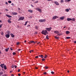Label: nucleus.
I'll return each mask as SVG.
<instances>
[{"instance_id": "obj_1", "label": "nucleus", "mask_w": 76, "mask_h": 76, "mask_svg": "<svg viewBox=\"0 0 76 76\" xmlns=\"http://www.w3.org/2000/svg\"><path fill=\"white\" fill-rule=\"evenodd\" d=\"M41 33L42 34L45 35H47V34H48L47 31L46 30H42V32H41Z\"/></svg>"}, {"instance_id": "obj_2", "label": "nucleus", "mask_w": 76, "mask_h": 76, "mask_svg": "<svg viewBox=\"0 0 76 76\" xmlns=\"http://www.w3.org/2000/svg\"><path fill=\"white\" fill-rule=\"evenodd\" d=\"M36 10H37L38 11H39L40 13H41L42 12V10L41 9L39 8H36Z\"/></svg>"}, {"instance_id": "obj_3", "label": "nucleus", "mask_w": 76, "mask_h": 76, "mask_svg": "<svg viewBox=\"0 0 76 76\" xmlns=\"http://www.w3.org/2000/svg\"><path fill=\"white\" fill-rule=\"evenodd\" d=\"M25 18L23 17H20L18 19V20H23Z\"/></svg>"}, {"instance_id": "obj_4", "label": "nucleus", "mask_w": 76, "mask_h": 76, "mask_svg": "<svg viewBox=\"0 0 76 76\" xmlns=\"http://www.w3.org/2000/svg\"><path fill=\"white\" fill-rule=\"evenodd\" d=\"M39 22H45V19H40L39 20Z\"/></svg>"}, {"instance_id": "obj_5", "label": "nucleus", "mask_w": 76, "mask_h": 76, "mask_svg": "<svg viewBox=\"0 0 76 76\" xmlns=\"http://www.w3.org/2000/svg\"><path fill=\"white\" fill-rule=\"evenodd\" d=\"M58 17L57 16H55L53 17V19H57V18H58Z\"/></svg>"}, {"instance_id": "obj_6", "label": "nucleus", "mask_w": 76, "mask_h": 76, "mask_svg": "<svg viewBox=\"0 0 76 76\" xmlns=\"http://www.w3.org/2000/svg\"><path fill=\"white\" fill-rule=\"evenodd\" d=\"M5 37H6L7 38H9L10 37V35L9 34H6L5 35Z\"/></svg>"}, {"instance_id": "obj_7", "label": "nucleus", "mask_w": 76, "mask_h": 76, "mask_svg": "<svg viewBox=\"0 0 76 76\" xmlns=\"http://www.w3.org/2000/svg\"><path fill=\"white\" fill-rule=\"evenodd\" d=\"M46 29L49 32H50L51 31V28H46Z\"/></svg>"}, {"instance_id": "obj_8", "label": "nucleus", "mask_w": 76, "mask_h": 76, "mask_svg": "<svg viewBox=\"0 0 76 76\" xmlns=\"http://www.w3.org/2000/svg\"><path fill=\"white\" fill-rule=\"evenodd\" d=\"M54 3L57 5H59V3L57 1H55Z\"/></svg>"}, {"instance_id": "obj_9", "label": "nucleus", "mask_w": 76, "mask_h": 76, "mask_svg": "<svg viewBox=\"0 0 76 76\" xmlns=\"http://www.w3.org/2000/svg\"><path fill=\"white\" fill-rule=\"evenodd\" d=\"M28 12H30L31 13H32V12H33V11L31 10H28Z\"/></svg>"}, {"instance_id": "obj_10", "label": "nucleus", "mask_w": 76, "mask_h": 76, "mask_svg": "<svg viewBox=\"0 0 76 76\" xmlns=\"http://www.w3.org/2000/svg\"><path fill=\"white\" fill-rule=\"evenodd\" d=\"M29 44L31 43V44H32V43H34V44H35V42L33 41H30V42H29Z\"/></svg>"}, {"instance_id": "obj_11", "label": "nucleus", "mask_w": 76, "mask_h": 76, "mask_svg": "<svg viewBox=\"0 0 76 76\" xmlns=\"http://www.w3.org/2000/svg\"><path fill=\"white\" fill-rule=\"evenodd\" d=\"M12 38H14L15 37V35H13L12 34H10Z\"/></svg>"}, {"instance_id": "obj_12", "label": "nucleus", "mask_w": 76, "mask_h": 76, "mask_svg": "<svg viewBox=\"0 0 76 76\" xmlns=\"http://www.w3.org/2000/svg\"><path fill=\"white\" fill-rule=\"evenodd\" d=\"M60 20H63L64 19V17H62L60 18Z\"/></svg>"}, {"instance_id": "obj_13", "label": "nucleus", "mask_w": 76, "mask_h": 76, "mask_svg": "<svg viewBox=\"0 0 76 76\" xmlns=\"http://www.w3.org/2000/svg\"><path fill=\"white\" fill-rule=\"evenodd\" d=\"M4 64H1L0 66H1V67H2V68H3V67H4Z\"/></svg>"}, {"instance_id": "obj_14", "label": "nucleus", "mask_w": 76, "mask_h": 76, "mask_svg": "<svg viewBox=\"0 0 76 76\" xmlns=\"http://www.w3.org/2000/svg\"><path fill=\"white\" fill-rule=\"evenodd\" d=\"M6 16H7V17H8V18H12V17L10 15H9L7 14H6Z\"/></svg>"}, {"instance_id": "obj_15", "label": "nucleus", "mask_w": 76, "mask_h": 76, "mask_svg": "<svg viewBox=\"0 0 76 76\" xmlns=\"http://www.w3.org/2000/svg\"><path fill=\"white\" fill-rule=\"evenodd\" d=\"M12 14L13 15H18V13L16 12H12Z\"/></svg>"}, {"instance_id": "obj_16", "label": "nucleus", "mask_w": 76, "mask_h": 76, "mask_svg": "<svg viewBox=\"0 0 76 76\" xmlns=\"http://www.w3.org/2000/svg\"><path fill=\"white\" fill-rule=\"evenodd\" d=\"M66 34L67 35L68 34H70V31H66Z\"/></svg>"}, {"instance_id": "obj_17", "label": "nucleus", "mask_w": 76, "mask_h": 76, "mask_svg": "<svg viewBox=\"0 0 76 76\" xmlns=\"http://www.w3.org/2000/svg\"><path fill=\"white\" fill-rule=\"evenodd\" d=\"M67 20L68 21H70V20H72V19L70 18H67Z\"/></svg>"}, {"instance_id": "obj_18", "label": "nucleus", "mask_w": 76, "mask_h": 76, "mask_svg": "<svg viewBox=\"0 0 76 76\" xmlns=\"http://www.w3.org/2000/svg\"><path fill=\"white\" fill-rule=\"evenodd\" d=\"M4 69H5V70H6V69H7V67H6V66L4 65Z\"/></svg>"}, {"instance_id": "obj_19", "label": "nucleus", "mask_w": 76, "mask_h": 76, "mask_svg": "<svg viewBox=\"0 0 76 76\" xmlns=\"http://www.w3.org/2000/svg\"><path fill=\"white\" fill-rule=\"evenodd\" d=\"M8 22L9 23H12V21H10V20H8Z\"/></svg>"}, {"instance_id": "obj_20", "label": "nucleus", "mask_w": 76, "mask_h": 76, "mask_svg": "<svg viewBox=\"0 0 76 76\" xmlns=\"http://www.w3.org/2000/svg\"><path fill=\"white\" fill-rule=\"evenodd\" d=\"M65 10L66 11V12H69V9H66Z\"/></svg>"}, {"instance_id": "obj_21", "label": "nucleus", "mask_w": 76, "mask_h": 76, "mask_svg": "<svg viewBox=\"0 0 76 76\" xmlns=\"http://www.w3.org/2000/svg\"><path fill=\"white\" fill-rule=\"evenodd\" d=\"M8 34H10V31H7V32Z\"/></svg>"}, {"instance_id": "obj_22", "label": "nucleus", "mask_w": 76, "mask_h": 76, "mask_svg": "<svg viewBox=\"0 0 76 76\" xmlns=\"http://www.w3.org/2000/svg\"><path fill=\"white\" fill-rule=\"evenodd\" d=\"M5 51L7 52V51H9V48H7V49H5Z\"/></svg>"}, {"instance_id": "obj_23", "label": "nucleus", "mask_w": 76, "mask_h": 76, "mask_svg": "<svg viewBox=\"0 0 76 76\" xmlns=\"http://www.w3.org/2000/svg\"><path fill=\"white\" fill-rule=\"evenodd\" d=\"M70 37H66V39H70Z\"/></svg>"}, {"instance_id": "obj_24", "label": "nucleus", "mask_w": 76, "mask_h": 76, "mask_svg": "<svg viewBox=\"0 0 76 76\" xmlns=\"http://www.w3.org/2000/svg\"><path fill=\"white\" fill-rule=\"evenodd\" d=\"M48 35H47L46 37V39H49V38H48Z\"/></svg>"}, {"instance_id": "obj_25", "label": "nucleus", "mask_w": 76, "mask_h": 76, "mask_svg": "<svg viewBox=\"0 0 76 76\" xmlns=\"http://www.w3.org/2000/svg\"><path fill=\"white\" fill-rule=\"evenodd\" d=\"M55 38L56 39H58V37H57L56 36H55Z\"/></svg>"}, {"instance_id": "obj_26", "label": "nucleus", "mask_w": 76, "mask_h": 76, "mask_svg": "<svg viewBox=\"0 0 76 76\" xmlns=\"http://www.w3.org/2000/svg\"><path fill=\"white\" fill-rule=\"evenodd\" d=\"M3 72H0V75H3Z\"/></svg>"}, {"instance_id": "obj_27", "label": "nucleus", "mask_w": 76, "mask_h": 76, "mask_svg": "<svg viewBox=\"0 0 76 76\" xmlns=\"http://www.w3.org/2000/svg\"><path fill=\"white\" fill-rule=\"evenodd\" d=\"M47 57V55H46L45 56H44V58H46Z\"/></svg>"}, {"instance_id": "obj_28", "label": "nucleus", "mask_w": 76, "mask_h": 76, "mask_svg": "<svg viewBox=\"0 0 76 76\" xmlns=\"http://www.w3.org/2000/svg\"><path fill=\"white\" fill-rule=\"evenodd\" d=\"M71 20H72L73 21H75V19L74 18H73Z\"/></svg>"}, {"instance_id": "obj_29", "label": "nucleus", "mask_w": 76, "mask_h": 76, "mask_svg": "<svg viewBox=\"0 0 76 76\" xmlns=\"http://www.w3.org/2000/svg\"><path fill=\"white\" fill-rule=\"evenodd\" d=\"M45 69H48V67L47 66H45Z\"/></svg>"}, {"instance_id": "obj_30", "label": "nucleus", "mask_w": 76, "mask_h": 76, "mask_svg": "<svg viewBox=\"0 0 76 76\" xmlns=\"http://www.w3.org/2000/svg\"><path fill=\"white\" fill-rule=\"evenodd\" d=\"M8 3H12V1H8Z\"/></svg>"}, {"instance_id": "obj_31", "label": "nucleus", "mask_w": 76, "mask_h": 76, "mask_svg": "<svg viewBox=\"0 0 76 76\" xmlns=\"http://www.w3.org/2000/svg\"><path fill=\"white\" fill-rule=\"evenodd\" d=\"M40 57H41V58H43V57H44V56H43V55H41Z\"/></svg>"}, {"instance_id": "obj_32", "label": "nucleus", "mask_w": 76, "mask_h": 76, "mask_svg": "<svg viewBox=\"0 0 76 76\" xmlns=\"http://www.w3.org/2000/svg\"><path fill=\"white\" fill-rule=\"evenodd\" d=\"M57 32L58 33V31H54L55 33H57Z\"/></svg>"}, {"instance_id": "obj_33", "label": "nucleus", "mask_w": 76, "mask_h": 76, "mask_svg": "<svg viewBox=\"0 0 76 76\" xmlns=\"http://www.w3.org/2000/svg\"><path fill=\"white\" fill-rule=\"evenodd\" d=\"M27 22H25V23L24 24L25 26H26V25H27Z\"/></svg>"}, {"instance_id": "obj_34", "label": "nucleus", "mask_w": 76, "mask_h": 76, "mask_svg": "<svg viewBox=\"0 0 76 76\" xmlns=\"http://www.w3.org/2000/svg\"><path fill=\"white\" fill-rule=\"evenodd\" d=\"M63 2H64V1H63V0H61V3H63Z\"/></svg>"}, {"instance_id": "obj_35", "label": "nucleus", "mask_w": 76, "mask_h": 76, "mask_svg": "<svg viewBox=\"0 0 76 76\" xmlns=\"http://www.w3.org/2000/svg\"><path fill=\"white\" fill-rule=\"evenodd\" d=\"M42 61H45V59L44 58H42Z\"/></svg>"}, {"instance_id": "obj_36", "label": "nucleus", "mask_w": 76, "mask_h": 76, "mask_svg": "<svg viewBox=\"0 0 76 76\" xmlns=\"http://www.w3.org/2000/svg\"><path fill=\"white\" fill-rule=\"evenodd\" d=\"M38 2V1H37L34 2V3H37Z\"/></svg>"}, {"instance_id": "obj_37", "label": "nucleus", "mask_w": 76, "mask_h": 76, "mask_svg": "<svg viewBox=\"0 0 76 76\" xmlns=\"http://www.w3.org/2000/svg\"><path fill=\"white\" fill-rule=\"evenodd\" d=\"M13 55H15V54H16V53L15 52H13Z\"/></svg>"}, {"instance_id": "obj_38", "label": "nucleus", "mask_w": 76, "mask_h": 76, "mask_svg": "<svg viewBox=\"0 0 76 76\" xmlns=\"http://www.w3.org/2000/svg\"><path fill=\"white\" fill-rule=\"evenodd\" d=\"M61 35V34L60 33H59L58 34V35H59V36H60Z\"/></svg>"}, {"instance_id": "obj_39", "label": "nucleus", "mask_w": 76, "mask_h": 76, "mask_svg": "<svg viewBox=\"0 0 76 76\" xmlns=\"http://www.w3.org/2000/svg\"><path fill=\"white\" fill-rule=\"evenodd\" d=\"M35 28H36V29H38V27L36 26L35 27Z\"/></svg>"}, {"instance_id": "obj_40", "label": "nucleus", "mask_w": 76, "mask_h": 76, "mask_svg": "<svg viewBox=\"0 0 76 76\" xmlns=\"http://www.w3.org/2000/svg\"><path fill=\"white\" fill-rule=\"evenodd\" d=\"M51 73H52V74H54V72L53 71L51 72Z\"/></svg>"}, {"instance_id": "obj_41", "label": "nucleus", "mask_w": 76, "mask_h": 76, "mask_svg": "<svg viewBox=\"0 0 76 76\" xmlns=\"http://www.w3.org/2000/svg\"><path fill=\"white\" fill-rule=\"evenodd\" d=\"M43 74H44V75H46V74H47V72H44V73H43Z\"/></svg>"}, {"instance_id": "obj_42", "label": "nucleus", "mask_w": 76, "mask_h": 76, "mask_svg": "<svg viewBox=\"0 0 76 76\" xmlns=\"http://www.w3.org/2000/svg\"><path fill=\"white\" fill-rule=\"evenodd\" d=\"M29 19L32 18V17L31 16H30V17H29Z\"/></svg>"}, {"instance_id": "obj_43", "label": "nucleus", "mask_w": 76, "mask_h": 76, "mask_svg": "<svg viewBox=\"0 0 76 76\" xmlns=\"http://www.w3.org/2000/svg\"><path fill=\"white\" fill-rule=\"evenodd\" d=\"M1 35H3V32H2L1 34Z\"/></svg>"}, {"instance_id": "obj_44", "label": "nucleus", "mask_w": 76, "mask_h": 76, "mask_svg": "<svg viewBox=\"0 0 76 76\" xmlns=\"http://www.w3.org/2000/svg\"><path fill=\"white\" fill-rule=\"evenodd\" d=\"M3 25V24L0 25V28H1V26Z\"/></svg>"}, {"instance_id": "obj_45", "label": "nucleus", "mask_w": 76, "mask_h": 76, "mask_svg": "<svg viewBox=\"0 0 76 76\" xmlns=\"http://www.w3.org/2000/svg\"><path fill=\"white\" fill-rule=\"evenodd\" d=\"M20 50H21V49H18V51H20Z\"/></svg>"}, {"instance_id": "obj_46", "label": "nucleus", "mask_w": 76, "mask_h": 76, "mask_svg": "<svg viewBox=\"0 0 76 76\" xmlns=\"http://www.w3.org/2000/svg\"><path fill=\"white\" fill-rule=\"evenodd\" d=\"M68 0H65V2H68Z\"/></svg>"}, {"instance_id": "obj_47", "label": "nucleus", "mask_w": 76, "mask_h": 76, "mask_svg": "<svg viewBox=\"0 0 76 76\" xmlns=\"http://www.w3.org/2000/svg\"><path fill=\"white\" fill-rule=\"evenodd\" d=\"M18 72H20V69H18Z\"/></svg>"}, {"instance_id": "obj_48", "label": "nucleus", "mask_w": 76, "mask_h": 76, "mask_svg": "<svg viewBox=\"0 0 76 76\" xmlns=\"http://www.w3.org/2000/svg\"><path fill=\"white\" fill-rule=\"evenodd\" d=\"M14 67H15V68H16L17 67V66H16V65H15Z\"/></svg>"}, {"instance_id": "obj_49", "label": "nucleus", "mask_w": 76, "mask_h": 76, "mask_svg": "<svg viewBox=\"0 0 76 76\" xmlns=\"http://www.w3.org/2000/svg\"><path fill=\"white\" fill-rule=\"evenodd\" d=\"M17 45H19V42H18L17 43Z\"/></svg>"}, {"instance_id": "obj_50", "label": "nucleus", "mask_w": 76, "mask_h": 76, "mask_svg": "<svg viewBox=\"0 0 76 76\" xmlns=\"http://www.w3.org/2000/svg\"><path fill=\"white\" fill-rule=\"evenodd\" d=\"M27 26V27H29V26H30V25H28Z\"/></svg>"}, {"instance_id": "obj_51", "label": "nucleus", "mask_w": 76, "mask_h": 76, "mask_svg": "<svg viewBox=\"0 0 76 76\" xmlns=\"http://www.w3.org/2000/svg\"><path fill=\"white\" fill-rule=\"evenodd\" d=\"M12 19V18H10L8 20H11Z\"/></svg>"}, {"instance_id": "obj_52", "label": "nucleus", "mask_w": 76, "mask_h": 76, "mask_svg": "<svg viewBox=\"0 0 76 76\" xmlns=\"http://www.w3.org/2000/svg\"><path fill=\"white\" fill-rule=\"evenodd\" d=\"M31 7H34V5H33L32 4H31Z\"/></svg>"}, {"instance_id": "obj_53", "label": "nucleus", "mask_w": 76, "mask_h": 76, "mask_svg": "<svg viewBox=\"0 0 76 76\" xmlns=\"http://www.w3.org/2000/svg\"><path fill=\"white\" fill-rule=\"evenodd\" d=\"M52 0H47V1H52Z\"/></svg>"}, {"instance_id": "obj_54", "label": "nucleus", "mask_w": 76, "mask_h": 76, "mask_svg": "<svg viewBox=\"0 0 76 76\" xmlns=\"http://www.w3.org/2000/svg\"><path fill=\"white\" fill-rule=\"evenodd\" d=\"M5 4H8V3L7 2H6Z\"/></svg>"}, {"instance_id": "obj_55", "label": "nucleus", "mask_w": 76, "mask_h": 76, "mask_svg": "<svg viewBox=\"0 0 76 76\" xmlns=\"http://www.w3.org/2000/svg\"><path fill=\"white\" fill-rule=\"evenodd\" d=\"M37 32L36 31V32H35V34H37Z\"/></svg>"}, {"instance_id": "obj_56", "label": "nucleus", "mask_w": 76, "mask_h": 76, "mask_svg": "<svg viewBox=\"0 0 76 76\" xmlns=\"http://www.w3.org/2000/svg\"><path fill=\"white\" fill-rule=\"evenodd\" d=\"M74 43H75V44H76V41H74Z\"/></svg>"}, {"instance_id": "obj_57", "label": "nucleus", "mask_w": 76, "mask_h": 76, "mask_svg": "<svg viewBox=\"0 0 76 76\" xmlns=\"http://www.w3.org/2000/svg\"><path fill=\"white\" fill-rule=\"evenodd\" d=\"M12 6H14V4H13V3L12 4Z\"/></svg>"}, {"instance_id": "obj_58", "label": "nucleus", "mask_w": 76, "mask_h": 76, "mask_svg": "<svg viewBox=\"0 0 76 76\" xmlns=\"http://www.w3.org/2000/svg\"><path fill=\"white\" fill-rule=\"evenodd\" d=\"M35 58H38V56H37L35 57Z\"/></svg>"}, {"instance_id": "obj_59", "label": "nucleus", "mask_w": 76, "mask_h": 76, "mask_svg": "<svg viewBox=\"0 0 76 76\" xmlns=\"http://www.w3.org/2000/svg\"><path fill=\"white\" fill-rule=\"evenodd\" d=\"M5 10H6V11H8V10H7V9H5Z\"/></svg>"}, {"instance_id": "obj_60", "label": "nucleus", "mask_w": 76, "mask_h": 76, "mask_svg": "<svg viewBox=\"0 0 76 76\" xmlns=\"http://www.w3.org/2000/svg\"><path fill=\"white\" fill-rule=\"evenodd\" d=\"M20 74H18V75L20 76Z\"/></svg>"}, {"instance_id": "obj_61", "label": "nucleus", "mask_w": 76, "mask_h": 76, "mask_svg": "<svg viewBox=\"0 0 76 76\" xmlns=\"http://www.w3.org/2000/svg\"><path fill=\"white\" fill-rule=\"evenodd\" d=\"M24 42H25V43L26 42V40L24 41Z\"/></svg>"}, {"instance_id": "obj_62", "label": "nucleus", "mask_w": 76, "mask_h": 76, "mask_svg": "<svg viewBox=\"0 0 76 76\" xmlns=\"http://www.w3.org/2000/svg\"><path fill=\"white\" fill-rule=\"evenodd\" d=\"M20 8H18V10H20Z\"/></svg>"}, {"instance_id": "obj_63", "label": "nucleus", "mask_w": 76, "mask_h": 76, "mask_svg": "<svg viewBox=\"0 0 76 76\" xmlns=\"http://www.w3.org/2000/svg\"><path fill=\"white\" fill-rule=\"evenodd\" d=\"M13 67H14V66H12V67H11V68H13Z\"/></svg>"}, {"instance_id": "obj_64", "label": "nucleus", "mask_w": 76, "mask_h": 76, "mask_svg": "<svg viewBox=\"0 0 76 76\" xmlns=\"http://www.w3.org/2000/svg\"><path fill=\"white\" fill-rule=\"evenodd\" d=\"M14 76V75L12 74L11 76Z\"/></svg>"}]
</instances>
